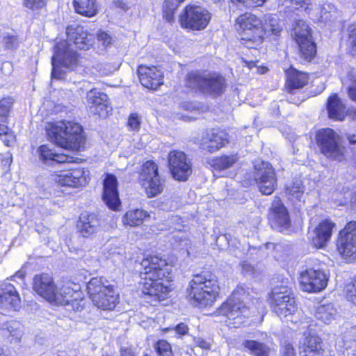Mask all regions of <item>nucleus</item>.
<instances>
[{
    "mask_svg": "<svg viewBox=\"0 0 356 356\" xmlns=\"http://www.w3.org/2000/svg\"><path fill=\"white\" fill-rule=\"evenodd\" d=\"M140 265L143 293L155 300L165 299L170 291L168 285L170 269L166 261L157 256H148L143 259Z\"/></svg>",
    "mask_w": 356,
    "mask_h": 356,
    "instance_id": "obj_1",
    "label": "nucleus"
},
{
    "mask_svg": "<svg viewBox=\"0 0 356 356\" xmlns=\"http://www.w3.org/2000/svg\"><path fill=\"white\" fill-rule=\"evenodd\" d=\"M187 293L193 305L200 307L212 305L219 293L217 277L209 272L194 275Z\"/></svg>",
    "mask_w": 356,
    "mask_h": 356,
    "instance_id": "obj_2",
    "label": "nucleus"
},
{
    "mask_svg": "<svg viewBox=\"0 0 356 356\" xmlns=\"http://www.w3.org/2000/svg\"><path fill=\"white\" fill-rule=\"evenodd\" d=\"M47 134L52 141L66 149L79 150L86 141L82 127L79 124L70 121L49 124Z\"/></svg>",
    "mask_w": 356,
    "mask_h": 356,
    "instance_id": "obj_3",
    "label": "nucleus"
},
{
    "mask_svg": "<svg viewBox=\"0 0 356 356\" xmlns=\"http://www.w3.org/2000/svg\"><path fill=\"white\" fill-rule=\"evenodd\" d=\"M90 298L98 308L111 310L118 302V296L113 287L104 277H93L87 284Z\"/></svg>",
    "mask_w": 356,
    "mask_h": 356,
    "instance_id": "obj_4",
    "label": "nucleus"
},
{
    "mask_svg": "<svg viewBox=\"0 0 356 356\" xmlns=\"http://www.w3.org/2000/svg\"><path fill=\"white\" fill-rule=\"evenodd\" d=\"M236 24L240 27L241 44L247 48L257 49L263 42L261 19L246 13L237 18Z\"/></svg>",
    "mask_w": 356,
    "mask_h": 356,
    "instance_id": "obj_5",
    "label": "nucleus"
},
{
    "mask_svg": "<svg viewBox=\"0 0 356 356\" xmlns=\"http://www.w3.org/2000/svg\"><path fill=\"white\" fill-rule=\"evenodd\" d=\"M51 297L47 301L56 305L64 306L68 311L78 312L83 307V299L79 286L67 282L60 286L56 285Z\"/></svg>",
    "mask_w": 356,
    "mask_h": 356,
    "instance_id": "obj_6",
    "label": "nucleus"
},
{
    "mask_svg": "<svg viewBox=\"0 0 356 356\" xmlns=\"http://www.w3.org/2000/svg\"><path fill=\"white\" fill-rule=\"evenodd\" d=\"M72 46V44L67 41H60L56 44L51 59L53 79H65V73L60 69L61 67L69 70H74L76 67L78 56Z\"/></svg>",
    "mask_w": 356,
    "mask_h": 356,
    "instance_id": "obj_7",
    "label": "nucleus"
},
{
    "mask_svg": "<svg viewBox=\"0 0 356 356\" xmlns=\"http://www.w3.org/2000/svg\"><path fill=\"white\" fill-rule=\"evenodd\" d=\"M238 292H234L231 298L224 302L215 312V315L225 316V323L229 327H238L245 323V318L250 315L249 309L243 302L237 300Z\"/></svg>",
    "mask_w": 356,
    "mask_h": 356,
    "instance_id": "obj_8",
    "label": "nucleus"
},
{
    "mask_svg": "<svg viewBox=\"0 0 356 356\" xmlns=\"http://www.w3.org/2000/svg\"><path fill=\"white\" fill-rule=\"evenodd\" d=\"M211 19V13L206 8L195 5H187L179 17L180 26L193 31L204 30Z\"/></svg>",
    "mask_w": 356,
    "mask_h": 356,
    "instance_id": "obj_9",
    "label": "nucleus"
},
{
    "mask_svg": "<svg viewBox=\"0 0 356 356\" xmlns=\"http://www.w3.org/2000/svg\"><path fill=\"white\" fill-rule=\"evenodd\" d=\"M321 152L327 159L341 161L344 158V148L340 145L339 135L332 129L319 130L316 134Z\"/></svg>",
    "mask_w": 356,
    "mask_h": 356,
    "instance_id": "obj_10",
    "label": "nucleus"
},
{
    "mask_svg": "<svg viewBox=\"0 0 356 356\" xmlns=\"http://www.w3.org/2000/svg\"><path fill=\"white\" fill-rule=\"evenodd\" d=\"M291 35L298 45L300 56L306 60H311L316 53L311 29L303 20H298L293 25Z\"/></svg>",
    "mask_w": 356,
    "mask_h": 356,
    "instance_id": "obj_11",
    "label": "nucleus"
},
{
    "mask_svg": "<svg viewBox=\"0 0 356 356\" xmlns=\"http://www.w3.org/2000/svg\"><path fill=\"white\" fill-rule=\"evenodd\" d=\"M186 85L213 95H220L226 88L225 78L216 74L200 75L191 73L188 76Z\"/></svg>",
    "mask_w": 356,
    "mask_h": 356,
    "instance_id": "obj_12",
    "label": "nucleus"
},
{
    "mask_svg": "<svg viewBox=\"0 0 356 356\" xmlns=\"http://www.w3.org/2000/svg\"><path fill=\"white\" fill-rule=\"evenodd\" d=\"M337 248L343 259H355L356 258V222H348L340 231Z\"/></svg>",
    "mask_w": 356,
    "mask_h": 356,
    "instance_id": "obj_13",
    "label": "nucleus"
},
{
    "mask_svg": "<svg viewBox=\"0 0 356 356\" xmlns=\"http://www.w3.org/2000/svg\"><path fill=\"white\" fill-rule=\"evenodd\" d=\"M327 281V274L320 268H307L300 274V287L306 292L316 293L323 290Z\"/></svg>",
    "mask_w": 356,
    "mask_h": 356,
    "instance_id": "obj_14",
    "label": "nucleus"
},
{
    "mask_svg": "<svg viewBox=\"0 0 356 356\" xmlns=\"http://www.w3.org/2000/svg\"><path fill=\"white\" fill-rule=\"evenodd\" d=\"M140 181L148 197H154L161 193L163 189V184L158 174L156 164L148 161L143 165Z\"/></svg>",
    "mask_w": 356,
    "mask_h": 356,
    "instance_id": "obj_15",
    "label": "nucleus"
},
{
    "mask_svg": "<svg viewBox=\"0 0 356 356\" xmlns=\"http://www.w3.org/2000/svg\"><path fill=\"white\" fill-rule=\"evenodd\" d=\"M168 163L171 174L176 180L185 181L192 174L191 161L184 152L171 151L168 154Z\"/></svg>",
    "mask_w": 356,
    "mask_h": 356,
    "instance_id": "obj_16",
    "label": "nucleus"
},
{
    "mask_svg": "<svg viewBox=\"0 0 356 356\" xmlns=\"http://www.w3.org/2000/svg\"><path fill=\"white\" fill-rule=\"evenodd\" d=\"M256 172L254 179L259 191L264 195H270L273 193L277 184L275 171L268 162L261 161L254 165Z\"/></svg>",
    "mask_w": 356,
    "mask_h": 356,
    "instance_id": "obj_17",
    "label": "nucleus"
},
{
    "mask_svg": "<svg viewBox=\"0 0 356 356\" xmlns=\"http://www.w3.org/2000/svg\"><path fill=\"white\" fill-rule=\"evenodd\" d=\"M21 308V299L14 285L3 282L0 285V312L7 314L19 311Z\"/></svg>",
    "mask_w": 356,
    "mask_h": 356,
    "instance_id": "obj_18",
    "label": "nucleus"
},
{
    "mask_svg": "<svg viewBox=\"0 0 356 356\" xmlns=\"http://www.w3.org/2000/svg\"><path fill=\"white\" fill-rule=\"evenodd\" d=\"M86 104L91 113L101 118H106L112 111L107 95L97 89L87 92Z\"/></svg>",
    "mask_w": 356,
    "mask_h": 356,
    "instance_id": "obj_19",
    "label": "nucleus"
},
{
    "mask_svg": "<svg viewBox=\"0 0 356 356\" xmlns=\"http://www.w3.org/2000/svg\"><path fill=\"white\" fill-rule=\"evenodd\" d=\"M52 179L61 186L77 188L88 183V176L83 168L63 171L51 175Z\"/></svg>",
    "mask_w": 356,
    "mask_h": 356,
    "instance_id": "obj_20",
    "label": "nucleus"
},
{
    "mask_svg": "<svg viewBox=\"0 0 356 356\" xmlns=\"http://www.w3.org/2000/svg\"><path fill=\"white\" fill-rule=\"evenodd\" d=\"M67 42L73 43L78 49L88 50L94 44L95 36L80 26H70L66 30Z\"/></svg>",
    "mask_w": 356,
    "mask_h": 356,
    "instance_id": "obj_21",
    "label": "nucleus"
},
{
    "mask_svg": "<svg viewBox=\"0 0 356 356\" xmlns=\"http://www.w3.org/2000/svg\"><path fill=\"white\" fill-rule=\"evenodd\" d=\"M335 224L330 220H322L312 232L309 233V238L317 248L325 247L330 241Z\"/></svg>",
    "mask_w": 356,
    "mask_h": 356,
    "instance_id": "obj_22",
    "label": "nucleus"
},
{
    "mask_svg": "<svg viewBox=\"0 0 356 356\" xmlns=\"http://www.w3.org/2000/svg\"><path fill=\"white\" fill-rule=\"evenodd\" d=\"M104 203L112 210H118L121 204L118 191V180L115 176L106 174L104 180L102 195Z\"/></svg>",
    "mask_w": 356,
    "mask_h": 356,
    "instance_id": "obj_23",
    "label": "nucleus"
},
{
    "mask_svg": "<svg viewBox=\"0 0 356 356\" xmlns=\"http://www.w3.org/2000/svg\"><path fill=\"white\" fill-rule=\"evenodd\" d=\"M140 83L145 88L156 90L163 84V72L155 66L140 65L138 67Z\"/></svg>",
    "mask_w": 356,
    "mask_h": 356,
    "instance_id": "obj_24",
    "label": "nucleus"
},
{
    "mask_svg": "<svg viewBox=\"0 0 356 356\" xmlns=\"http://www.w3.org/2000/svg\"><path fill=\"white\" fill-rule=\"evenodd\" d=\"M269 220L273 227L280 232L286 229L290 225L288 211L280 200H275L269 213Z\"/></svg>",
    "mask_w": 356,
    "mask_h": 356,
    "instance_id": "obj_25",
    "label": "nucleus"
},
{
    "mask_svg": "<svg viewBox=\"0 0 356 356\" xmlns=\"http://www.w3.org/2000/svg\"><path fill=\"white\" fill-rule=\"evenodd\" d=\"M228 143L227 134L222 131L211 130L205 134L200 143L202 149L211 153L218 151Z\"/></svg>",
    "mask_w": 356,
    "mask_h": 356,
    "instance_id": "obj_26",
    "label": "nucleus"
},
{
    "mask_svg": "<svg viewBox=\"0 0 356 356\" xmlns=\"http://www.w3.org/2000/svg\"><path fill=\"white\" fill-rule=\"evenodd\" d=\"M56 286L51 275L47 273L35 275L33 289L41 297L47 300Z\"/></svg>",
    "mask_w": 356,
    "mask_h": 356,
    "instance_id": "obj_27",
    "label": "nucleus"
},
{
    "mask_svg": "<svg viewBox=\"0 0 356 356\" xmlns=\"http://www.w3.org/2000/svg\"><path fill=\"white\" fill-rule=\"evenodd\" d=\"M38 153L40 159L46 164L52 165L54 163H65L74 162V158L65 154L56 153L53 149L47 145H41Z\"/></svg>",
    "mask_w": 356,
    "mask_h": 356,
    "instance_id": "obj_28",
    "label": "nucleus"
},
{
    "mask_svg": "<svg viewBox=\"0 0 356 356\" xmlns=\"http://www.w3.org/2000/svg\"><path fill=\"white\" fill-rule=\"evenodd\" d=\"M301 356H327L323 348V342L318 336H307L300 346Z\"/></svg>",
    "mask_w": 356,
    "mask_h": 356,
    "instance_id": "obj_29",
    "label": "nucleus"
},
{
    "mask_svg": "<svg viewBox=\"0 0 356 356\" xmlns=\"http://www.w3.org/2000/svg\"><path fill=\"white\" fill-rule=\"evenodd\" d=\"M99 225L97 215L83 213L78 223V230L83 236L88 237L97 232Z\"/></svg>",
    "mask_w": 356,
    "mask_h": 356,
    "instance_id": "obj_30",
    "label": "nucleus"
},
{
    "mask_svg": "<svg viewBox=\"0 0 356 356\" xmlns=\"http://www.w3.org/2000/svg\"><path fill=\"white\" fill-rule=\"evenodd\" d=\"M281 302H289V311H296L297 307L295 304V299L292 296L291 290L286 286H275L270 295V305L279 303Z\"/></svg>",
    "mask_w": 356,
    "mask_h": 356,
    "instance_id": "obj_31",
    "label": "nucleus"
},
{
    "mask_svg": "<svg viewBox=\"0 0 356 356\" xmlns=\"http://www.w3.org/2000/svg\"><path fill=\"white\" fill-rule=\"evenodd\" d=\"M150 217L149 213L140 209H130L122 217V222L124 227H140Z\"/></svg>",
    "mask_w": 356,
    "mask_h": 356,
    "instance_id": "obj_32",
    "label": "nucleus"
},
{
    "mask_svg": "<svg viewBox=\"0 0 356 356\" xmlns=\"http://www.w3.org/2000/svg\"><path fill=\"white\" fill-rule=\"evenodd\" d=\"M311 14L319 15V20L323 22H334L341 17V13L334 5L325 2L320 7H313Z\"/></svg>",
    "mask_w": 356,
    "mask_h": 356,
    "instance_id": "obj_33",
    "label": "nucleus"
},
{
    "mask_svg": "<svg viewBox=\"0 0 356 356\" xmlns=\"http://www.w3.org/2000/svg\"><path fill=\"white\" fill-rule=\"evenodd\" d=\"M327 109L330 118L339 121L343 120L346 115V106L337 95H332L328 98Z\"/></svg>",
    "mask_w": 356,
    "mask_h": 356,
    "instance_id": "obj_34",
    "label": "nucleus"
},
{
    "mask_svg": "<svg viewBox=\"0 0 356 356\" xmlns=\"http://www.w3.org/2000/svg\"><path fill=\"white\" fill-rule=\"evenodd\" d=\"M262 25L261 28L263 31V36H277L282 31V26L280 24L279 18L276 15L266 14L261 19Z\"/></svg>",
    "mask_w": 356,
    "mask_h": 356,
    "instance_id": "obj_35",
    "label": "nucleus"
},
{
    "mask_svg": "<svg viewBox=\"0 0 356 356\" xmlns=\"http://www.w3.org/2000/svg\"><path fill=\"white\" fill-rule=\"evenodd\" d=\"M3 334L10 338V342L19 343L23 335V325L17 321H10L1 325Z\"/></svg>",
    "mask_w": 356,
    "mask_h": 356,
    "instance_id": "obj_36",
    "label": "nucleus"
},
{
    "mask_svg": "<svg viewBox=\"0 0 356 356\" xmlns=\"http://www.w3.org/2000/svg\"><path fill=\"white\" fill-rule=\"evenodd\" d=\"M286 74V84L290 90L301 88L308 82V76L305 73L299 72L293 67L287 70Z\"/></svg>",
    "mask_w": 356,
    "mask_h": 356,
    "instance_id": "obj_37",
    "label": "nucleus"
},
{
    "mask_svg": "<svg viewBox=\"0 0 356 356\" xmlns=\"http://www.w3.org/2000/svg\"><path fill=\"white\" fill-rule=\"evenodd\" d=\"M75 11L83 16L91 17L97 13V0H74Z\"/></svg>",
    "mask_w": 356,
    "mask_h": 356,
    "instance_id": "obj_38",
    "label": "nucleus"
},
{
    "mask_svg": "<svg viewBox=\"0 0 356 356\" xmlns=\"http://www.w3.org/2000/svg\"><path fill=\"white\" fill-rule=\"evenodd\" d=\"M337 310L332 304L321 305L316 311V318L325 324L330 323L335 318Z\"/></svg>",
    "mask_w": 356,
    "mask_h": 356,
    "instance_id": "obj_39",
    "label": "nucleus"
},
{
    "mask_svg": "<svg viewBox=\"0 0 356 356\" xmlns=\"http://www.w3.org/2000/svg\"><path fill=\"white\" fill-rule=\"evenodd\" d=\"M243 346L254 356H268L270 348L264 343L255 340H245Z\"/></svg>",
    "mask_w": 356,
    "mask_h": 356,
    "instance_id": "obj_40",
    "label": "nucleus"
},
{
    "mask_svg": "<svg viewBox=\"0 0 356 356\" xmlns=\"http://www.w3.org/2000/svg\"><path fill=\"white\" fill-rule=\"evenodd\" d=\"M279 5L294 9L302 8L308 14L312 13L314 7L311 0H279Z\"/></svg>",
    "mask_w": 356,
    "mask_h": 356,
    "instance_id": "obj_41",
    "label": "nucleus"
},
{
    "mask_svg": "<svg viewBox=\"0 0 356 356\" xmlns=\"http://www.w3.org/2000/svg\"><path fill=\"white\" fill-rule=\"evenodd\" d=\"M238 159L236 154L222 155L213 160V166L220 170L232 167Z\"/></svg>",
    "mask_w": 356,
    "mask_h": 356,
    "instance_id": "obj_42",
    "label": "nucleus"
},
{
    "mask_svg": "<svg viewBox=\"0 0 356 356\" xmlns=\"http://www.w3.org/2000/svg\"><path fill=\"white\" fill-rule=\"evenodd\" d=\"M185 0H165L163 4V17L168 22L174 21V13L180 3Z\"/></svg>",
    "mask_w": 356,
    "mask_h": 356,
    "instance_id": "obj_43",
    "label": "nucleus"
},
{
    "mask_svg": "<svg viewBox=\"0 0 356 356\" xmlns=\"http://www.w3.org/2000/svg\"><path fill=\"white\" fill-rule=\"evenodd\" d=\"M289 302H281L270 305V307L281 319L286 318V321H293L292 319H288L287 318L294 314L296 311H289Z\"/></svg>",
    "mask_w": 356,
    "mask_h": 356,
    "instance_id": "obj_44",
    "label": "nucleus"
},
{
    "mask_svg": "<svg viewBox=\"0 0 356 356\" xmlns=\"http://www.w3.org/2000/svg\"><path fill=\"white\" fill-rule=\"evenodd\" d=\"M286 193L291 200H300L304 193V187L301 180L297 179L286 186Z\"/></svg>",
    "mask_w": 356,
    "mask_h": 356,
    "instance_id": "obj_45",
    "label": "nucleus"
},
{
    "mask_svg": "<svg viewBox=\"0 0 356 356\" xmlns=\"http://www.w3.org/2000/svg\"><path fill=\"white\" fill-rule=\"evenodd\" d=\"M2 42L8 49H15L19 47L20 41L14 31L5 33L3 35Z\"/></svg>",
    "mask_w": 356,
    "mask_h": 356,
    "instance_id": "obj_46",
    "label": "nucleus"
},
{
    "mask_svg": "<svg viewBox=\"0 0 356 356\" xmlns=\"http://www.w3.org/2000/svg\"><path fill=\"white\" fill-rule=\"evenodd\" d=\"M154 348L159 356H172L171 346L165 340H159Z\"/></svg>",
    "mask_w": 356,
    "mask_h": 356,
    "instance_id": "obj_47",
    "label": "nucleus"
},
{
    "mask_svg": "<svg viewBox=\"0 0 356 356\" xmlns=\"http://www.w3.org/2000/svg\"><path fill=\"white\" fill-rule=\"evenodd\" d=\"M348 32L347 44L351 49V53L354 54H356V24L349 26Z\"/></svg>",
    "mask_w": 356,
    "mask_h": 356,
    "instance_id": "obj_48",
    "label": "nucleus"
},
{
    "mask_svg": "<svg viewBox=\"0 0 356 356\" xmlns=\"http://www.w3.org/2000/svg\"><path fill=\"white\" fill-rule=\"evenodd\" d=\"M48 0H24V5L32 10H38L46 6Z\"/></svg>",
    "mask_w": 356,
    "mask_h": 356,
    "instance_id": "obj_49",
    "label": "nucleus"
},
{
    "mask_svg": "<svg viewBox=\"0 0 356 356\" xmlns=\"http://www.w3.org/2000/svg\"><path fill=\"white\" fill-rule=\"evenodd\" d=\"M97 39L99 45L104 48L109 47L113 44L112 37L105 31H100L97 35Z\"/></svg>",
    "mask_w": 356,
    "mask_h": 356,
    "instance_id": "obj_50",
    "label": "nucleus"
},
{
    "mask_svg": "<svg viewBox=\"0 0 356 356\" xmlns=\"http://www.w3.org/2000/svg\"><path fill=\"white\" fill-rule=\"evenodd\" d=\"M346 298L348 301L356 305V279L346 286Z\"/></svg>",
    "mask_w": 356,
    "mask_h": 356,
    "instance_id": "obj_51",
    "label": "nucleus"
},
{
    "mask_svg": "<svg viewBox=\"0 0 356 356\" xmlns=\"http://www.w3.org/2000/svg\"><path fill=\"white\" fill-rule=\"evenodd\" d=\"M13 102L10 98H3L0 102V118H5L9 113Z\"/></svg>",
    "mask_w": 356,
    "mask_h": 356,
    "instance_id": "obj_52",
    "label": "nucleus"
},
{
    "mask_svg": "<svg viewBox=\"0 0 356 356\" xmlns=\"http://www.w3.org/2000/svg\"><path fill=\"white\" fill-rule=\"evenodd\" d=\"M127 124L132 130L138 131L140 127L141 118L137 113H132L129 117Z\"/></svg>",
    "mask_w": 356,
    "mask_h": 356,
    "instance_id": "obj_53",
    "label": "nucleus"
},
{
    "mask_svg": "<svg viewBox=\"0 0 356 356\" xmlns=\"http://www.w3.org/2000/svg\"><path fill=\"white\" fill-rule=\"evenodd\" d=\"M179 337H181L188 334V325L184 323L178 324L176 327L172 329Z\"/></svg>",
    "mask_w": 356,
    "mask_h": 356,
    "instance_id": "obj_54",
    "label": "nucleus"
},
{
    "mask_svg": "<svg viewBox=\"0 0 356 356\" xmlns=\"http://www.w3.org/2000/svg\"><path fill=\"white\" fill-rule=\"evenodd\" d=\"M241 272L245 275H254L255 268H254V266H252L249 262L244 261L241 262Z\"/></svg>",
    "mask_w": 356,
    "mask_h": 356,
    "instance_id": "obj_55",
    "label": "nucleus"
},
{
    "mask_svg": "<svg viewBox=\"0 0 356 356\" xmlns=\"http://www.w3.org/2000/svg\"><path fill=\"white\" fill-rule=\"evenodd\" d=\"M194 348H200L202 350H209L211 348L210 343L200 337H194Z\"/></svg>",
    "mask_w": 356,
    "mask_h": 356,
    "instance_id": "obj_56",
    "label": "nucleus"
},
{
    "mask_svg": "<svg viewBox=\"0 0 356 356\" xmlns=\"http://www.w3.org/2000/svg\"><path fill=\"white\" fill-rule=\"evenodd\" d=\"M283 356H296L295 349L289 343H285L282 348Z\"/></svg>",
    "mask_w": 356,
    "mask_h": 356,
    "instance_id": "obj_57",
    "label": "nucleus"
},
{
    "mask_svg": "<svg viewBox=\"0 0 356 356\" xmlns=\"http://www.w3.org/2000/svg\"><path fill=\"white\" fill-rule=\"evenodd\" d=\"M266 0H245V6L246 7H257L262 6Z\"/></svg>",
    "mask_w": 356,
    "mask_h": 356,
    "instance_id": "obj_58",
    "label": "nucleus"
},
{
    "mask_svg": "<svg viewBox=\"0 0 356 356\" xmlns=\"http://www.w3.org/2000/svg\"><path fill=\"white\" fill-rule=\"evenodd\" d=\"M120 356H136L135 353L131 348L124 346L120 348Z\"/></svg>",
    "mask_w": 356,
    "mask_h": 356,
    "instance_id": "obj_59",
    "label": "nucleus"
},
{
    "mask_svg": "<svg viewBox=\"0 0 356 356\" xmlns=\"http://www.w3.org/2000/svg\"><path fill=\"white\" fill-rule=\"evenodd\" d=\"M348 95L353 101L356 102V80H355L349 87Z\"/></svg>",
    "mask_w": 356,
    "mask_h": 356,
    "instance_id": "obj_60",
    "label": "nucleus"
},
{
    "mask_svg": "<svg viewBox=\"0 0 356 356\" xmlns=\"http://www.w3.org/2000/svg\"><path fill=\"white\" fill-rule=\"evenodd\" d=\"M2 140L7 146H10L15 140V136L12 134H8L4 135V138Z\"/></svg>",
    "mask_w": 356,
    "mask_h": 356,
    "instance_id": "obj_61",
    "label": "nucleus"
},
{
    "mask_svg": "<svg viewBox=\"0 0 356 356\" xmlns=\"http://www.w3.org/2000/svg\"><path fill=\"white\" fill-rule=\"evenodd\" d=\"M9 129L4 124H0V135H7L8 133Z\"/></svg>",
    "mask_w": 356,
    "mask_h": 356,
    "instance_id": "obj_62",
    "label": "nucleus"
},
{
    "mask_svg": "<svg viewBox=\"0 0 356 356\" xmlns=\"http://www.w3.org/2000/svg\"><path fill=\"white\" fill-rule=\"evenodd\" d=\"M348 140L350 143L356 144V134L348 135Z\"/></svg>",
    "mask_w": 356,
    "mask_h": 356,
    "instance_id": "obj_63",
    "label": "nucleus"
},
{
    "mask_svg": "<svg viewBox=\"0 0 356 356\" xmlns=\"http://www.w3.org/2000/svg\"><path fill=\"white\" fill-rule=\"evenodd\" d=\"M352 203L355 207H356V191L355 192L353 197L352 199Z\"/></svg>",
    "mask_w": 356,
    "mask_h": 356,
    "instance_id": "obj_64",
    "label": "nucleus"
}]
</instances>
